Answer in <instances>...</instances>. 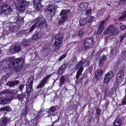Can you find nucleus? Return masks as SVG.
Segmentation results:
<instances>
[{
	"label": "nucleus",
	"mask_w": 126,
	"mask_h": 126,
	"mask_svg": "<svg viewBox=\"0 0 126 126\" xmlns=\"http://www.w3.org/2000/svg\"><path fill=\"white\" fill-rule=\"evenodd\" d=\"M32 26L31 27V28L30 30H22L21 31H20L19 32V33L20 34H24L25 35H26L28 34V33L29 32H31L33 31L34 29H33L32 28Z\"/></svg>",
	"instance_id": "4be33fe9"
},
{
	"label": "nucleus",
	"mask_w": 126,
	"mask_h": 126,
	"mask_svg": "<svg viewBox=\"0 0 126 126\" xmlns=\"http://www.w3.org/2000/svg\"><path fill=\"white\" fill-rule=\"evenodd\" d=\"M86 29H87L86 27H83L81 29H79L77 33L78 36L80 37H82L84 32H87V31L86 30Z\"/></svg>",
	"instance_id": "a211bd4d"
},
{
	"label": "nucleus",
	"mask_w": 126,
	"mask_h": 126,
	"mask_svg": "<svg viewBox=\"0 0 126 126\" xmlns=\"http://www.w3.org/2000/svg\"><path fill=\"white\" fill-rule=\"evenodd\" d=\"M26 96V95L25 94L21 93V94H18L17 97V99L20 101L22 100Z\"/></svg>",
	"instance_id": "c85d7f7f"
},
{
	"label": "nucleus",
	"mask_w": 126,
	"mask_h": 126,
	"mask_svg": "<svg viewBox=\"0 0 126 126\" xmlns=\"http://www.w3.org/2000/svg\"><path fill=\"white\" fill-rule=\"evenodd\" d=\"M2 7L3 11L4 12H5L6 14L10 15L12 13V10L11 7L10 5L5 4L2 5Z\"/></svg>",
	"instance_id": "1a4fd4ad"
},
{
	"label": "nucleus",
	"mask_w": 126,
	"mask_h": 126,
	"mask_svg": "<svg viewBox=\"0 0 126 126\" xmlns=\"http://www.w3.org/2000/svg\"><path fill=\"white\" fill-rule=\"evenodd\" d=\"M89 62L88 61L82 59L76 65V69H79L77 73L76 76V78L77 79H78L79 76L81 75V73L83 70V66L86 67L89 66Z\"/></svg>",
	"instance_id": "f03ea898"
},
{
	"label": "nucleus",
	"mask_w": 126,
	"mask_h": 126,
	"mask_svg": "<svg viewBox=\"0 0 126 126\" xmlns=\"http://www.w3.org/2000/svg\"><path fill=\"white\" fill-rule=\"evenodd\" d=\"M125 12H126V11H125Z\"/></svg>",
	"instance_id": "338daca9"
},
{
	"label": "nucleus",
	"mask_w": 126,
	"mask_h": 126,
	"mask_svg": "<svg viewBox=\"0 0 126 126\" xmlns=\"http://www.w3.org/2000/svg\"><path fill=\"white\" fill-rule=\"evenodd\" d=\"M114 50V48H112V49L111 50V53L112 54H113V52Z\"/></svg>",
	"instance_id": "13d9d810"
},
{
	"label": "nucleus",
	"mask_w": 126,
	"mask_h": 126,
	"mask_svg": "<svg viewBox=\"0 0 126 126\" xmlns=\"http://www.w3.org/2000/svg\"><path fill=\"white\" fill-rule=\"evenodd\" d=\"M69 12V11L68 10H63L61 12L60 14V16H67L66 14Z\"/></svg>",
	"instance_id": "2f4dec72"
},
{
	"label": "nucleus",
	"mask_w": 126,
	"mask_h": 126,
	"mask_svg": "<svg viewBox=\"0 0 126 126\" xmlns=\"http://www.w3.org/2000/svg\"><path fill=\"white\" fill-rule=\"evenodd\" d=\"M9 121V119L6 117L1 118L0 120V126H6Z\"/></svg>",
	"instance_id": "dca6fc26"
},
{
	"label": "nucleus",
	"mask_w": 126,
	"mask_h": 126,
	"mask_svg": "<svg viewBox=\"0 0 126 126\" xmlns=\"http://www.w3.org/2000/svg\"><path fill=\"white\" fill-rule=\"evenodd\" d=\"M32 39L34 40H37L39 38L37 35L36 33H35V34L32 37Z\"/></svg>",
	"instance_id": "49530a36"
},
{
	"label": "nucleus",
	"mask_w": 126,
	"mask_h": 126,
	"mask_svg": "<svg viewBox=\"0 0 126 126\" xmlns=\"http://www.w3.org/2000/svg\"><path fill=\"white\" fill-rule=\"evenodd\" d=\"M122 103L123 105H125L126 104V94L123 100L122 101Z\"/></svg>",
	"instance_id": "37998d69"
},
{
	"label": "nucleus",
	"mask_w": 126,
	"mask_h": 126,
	"mask_svg": "<svg viewBox=\"0 0 126 126\" xmlns=\"http://www.w3.org/2000/svg\"><path fill=\"white\" fill-rule=\"evenodd\" d=\"M56 108L52 106L48 110V113L49 115H48V117H50L51 116H55L56 113H55Z\"/></svg>",
	"instance_id": "4468645a"
},
{
	"label": "nucleus",
	"mask_w": 126,
	"mask_h": 126,
	"mask_svg": "<svg viewBox=\"0 0 126 126\" xmlns=\"http://www.w3.org/2000/svg\"><path fill=\"white\" fill-rule=\"evenodd\" d=\"M113 72L111 71H110L107 74H106L104 78V82H107L109 81L110 79L113 76Z\"/></svg>",
	"instance_id": "f8f14e48"
},
{
	"label": "nucleus",
	"mask_w": 126,
	"mask_h": 126,
	"mask_svg": "<svg viewBox=\"0 0 126 126\" xmlns=\"http://www.w3.org/2000/svg\"><path fill=\"white\" fill-rule=\"evenodd\" d=\"M50 75H47L40 82L39 84L37 86V88H40L45 86L46 83H48V79L50 77Z\"/></svg>",
	"instance_id": "9b49d317"
},
{
	"label": "nucleus",
	"mask_w": 126,
	"mask_h": 126,
	"mask_svg": "<svg viewBox=\"0 0 126 126\" xmlns=\"http://www.w3.org/2000/svg\"><path fill=\"white\" fill-rule=\"evenodd\" d=\"M108 19L109 17H106L104 20L105 21V22H107V21L108 20Z\"/></svg>",
	"instance_id": "bf43d9fd"
},
{
	"label": "nucleus",
	"mask_w": 126,
	"mask_h": 126,
	"mask_svg": "<svg viewBox=\"0 0 126 126\" xmlns=\"http://www.w3.org/2000/svg\"><path fill=\"white\" fill-rule=\"evenodd\" d=\"M90 68H91V69H92V67H90Z\"/></svg>",
	"instance_id": "69168bd1"
},
{
	"label": "nucleus",
	"mask_w": 126,
	"mask_h": 126,
	"mask_svg": "<svg viewBox=\"0 0 126 126\" xmlns=\"http://www.w3.org/2000/svg\"><path fill=\"white\" fill-rule=\"evenodd\" d=\"M42 0H34V3L37 4L39 3H41V1Z\"/></svg>",
	"instance_id": "8fccbe9b"
},
{
	"label": "nucleus",
	"mask_w": 126,
	"mask_h": 126,
	"mask_svg": "<svg viewBox=\"0 0 126 126\" xmlns=\"http://www.w3.org/2000/svg\"><path fill=\"white\" fill-rule=\"evenodd\" d=\"M66 55H63L59 59V60L60 61H61L63 58H65Z\"/></svg>",
	"instance_id": "3c124183"
},
{
	"label": "nucleus",
	"mask_w": 126,
	"mask_h": 126,
	"mask_svg": "<svg viewBox=\"0 0 126 126\" xmlns=\"http://www.w3.org/2000/svg\"><path fill=\"white\" fill-rule=\"evenodd\" d=\"M48 10L51 13V15L52 16H54L55 14V12L54 8L52 7L51 6L48 8Z\"/></svg>",
	"instance_id": "7c9ffc66"
},
{
	"label": "nucleus",
	"mask_w": 126,
	"mask_h": 126,
	"mask_svg": "<svg viewBox=\"0 0 126 126\" xmlns=\"http://www.w3.org/2000/svg\"><path fill=\"white\" fill-rule=\"evenodd\" d=\"M86 19L85 18H80L79 20V24L80 25L82 26L85 24L86 22Z\"/></svg>",
	"instance_id": "cd10ccee"
},
{
	"label": "nucleus",
	"mask_w": 126,
	"mask_h": 126,
	"mask_svg": "<svg viewBox=\"0 0 126 126\" xmlns=\"http://www.w3.org/2000/svg\"><path fill=\"white\" fill-rule=\"evenodd\" d=\"M6 1V0H1L0 1V2H4V3L5 2V1Z\"/></svg>",
	"instance_id": "052dcab7"
},
{
	"label": "nucleus",
	"mask_w": 126,
	"mask_h": 126,
	"mask_svg": "<svg viewBox=\"0 0 126 126\" xmlns=\"http://www.w3.org/2000/svg\"><path fill=\"white\" fill-rule=\"evenodd\" d=\"M38 95V94H36V95H35V98L36 97V96Z\"/></svg>",
	"instance_id": "0e129e2a"
},
{
	"label": "nucleus",
	"mask_w": 126,
	"mask_h": 126,
	"mask_svg": "<svg viewBox=\"0 0 126 126\" xmlns=\"http://www.w3.org/2000/svg\"><path fill=\"white\" fill-rule=\"evenodd\" d=\"M11 94L7 91H3L0 93V104H6L8 103L11 98Z\"/></svg>",
	"instance_id": "39448f33"
},
{
	"label": "nucleus",
	"mask_w": 126,
	"mask_h": 126,
	"mask_svg": "<svg viewBox=\"0 0 126 126\" xmlns=\"http://www.w3.org/2000/svg\"><path fill=\"white\" fill-rule=\"evenodd\" d=\"M126 12L124 13L122 16L120 18H119V19L120 21L122 20L125 19L126 17Z\"/></svg>",
	"instance_id": "e433bc0d"
},
{
	"label": "nucleus",
	"mask_w": 126,
	"mask_h": 126,
	"mask_svg": "<svg viewBox=\"0 0 126 126\" xmlns=\"http://www.w3.org/2000/svg\"><path fill=\"white\" fill-rule=\"evenodd\" d=\"M67 66L68 64H67L65 63L59 69L58 71V73L61 74L65 72Z\"/></svg>",
	"instance_id": "2eb2a0df"
},
{
	"label": "nucleus",
	"mask_w": 126,
	"mask_h": 126,
	"mask_svg": "<svg viewBox=\"0 0 126 126\" xmlns=\"http://www.w3.org/2000/svg\"><path fill=\"white\" fill-rule=\"evenodd\" d=\"M88 3L87 2H84L81 3L80 5V7L83 11H85L87 7Z\"/></svg>",
	"instance_id": "a878e982"
},
{
	"label": "nucleus",
	"mask_w": 126,
	"mask_h": 126,
	"mask_svg": "<svg viewBox=\"0 0 126 126\" xmlns=\"http://www.w3.org/2000/svg\"><path fill=\"white\" fill-rule=\"evenodd\" d=\"M126 1V0H120L118 3V4L119 5H121L124 4Z\"/></svg>",
	"instance_id": "79ce46f5"
},
{
	"label": "nucleus",
	"mask_w": 126,
	"mask_h": 126,
	"mask_svg": "<svg viewBox=\"0 0 126 126\" xmlns=\"http://www.w3.org/2000/svg\"><path fill=\"white\" fill-rule=\"evenodd\" d=\"M34 7H35V9L38 10H40L42 9L43 6L41 3H39L37 4L34 3Z\"/></svg>",
	"instance_id": "393cba45"
},
{
	"label": "nucleus",
	"mask_w": 126,
	"mask_h": 126,
	"mask_svg": "<svg viewBox=\"0 0 126 126\" xmlns=\"http://www.w3.org/2000/svg\"><path fill=\"white\" fill-rule=\"evenodd\" d=\"M18 20L19 21H20V22H23V19L22 18H18Z\"/></svg>",
	"instance_id": "6e6d98bb"
},
{
	"label": "nucleus",
	"mask_w": 126,
	"mask_h": 126,
	"mask_svg": "<svg viewBox=\"0 0 126 126\" xmlns=\"http://www.w3.org/2000/svg\"><path fill=\"white\" fill-rule=\"evenodd\" d=\"M24 85L22 84H21L20 85L19 87V90H20L21 92H22L23 90V89L24 87Z\"/></svg>",
	"instance_id": "c03bdc74"
},
{
	"label": "nucleus",
	"mask_w": 126,
	"mask_h": 126,
	"mask_svg": "<svg viewBox=\"0 0 126 126\" xmlns=\"http://www.w3.org/2000/svg\"><path fill=\"white\" fill-rule=\"evenodd\" d=\"M126 28V26L125 25L121 26L120 27L121 29L122 30H124Z\"/></svg>",
	"instance_id": "603ef678"
},
{
	"label": "nucleus",
	"mask_w": 126,
	"mask_h": 126,
	"mask_svg": "<svg viewBox=\"0 0 126 126\" xmlns=\"http://www.w3.org/2000/svg\"><path fill=\"white\" fill-rule=\"evenodd\" d=\"M83 48L87 50L92 48L94 45V41L93 37H87L81 40Z\"/></svg>",
	"instance_id": "7ed1b4c3"
},
{
	"label": "nucleus",
	"mask_w": 126,
	"mask_h": 126,
	"mask_svg": "<svg viewBox=\"0 0 126 126\" xmlns=\"http://www.w3.org/2000/svg\"><path fill=\"white\" fill-rule=\"evenodd\" d=\"M86 14L87 15H89L91 13V11L90 9H88L86 12Z\"/></svg>",
	"instance_id": "09e8293b"
},
{
	"label": "nucleus",
	"mask_w": 126,
	"mask_h": 126,
	"mask_svg": "<svg viewBox=\"0 0 126 126\" xmlns=\"http://www.w3.org/2000/svg\"><path fill=\"white\" fill-rule=\"evenodd\" d=\"M41 111H39L38 112L36 115V118H39L42 116V115L41 114Z\"/></svg>",
	"instance_id": "a18cd8bd"
},
{
	"label": "nucleus",
	"mask_w": 126,
	"mask_h": 126,
	"mask_svg": "<svg viewBox=\"0 0 126 126\" xmlns=\"http://www.w3.org/2000/svg\"><path fill=\"white\" fill-rule=\"evenodd\" d=\"M119 33L118 29L115 28L112 24L109 25L107 29L104 32V35L110 34V35H116Z\"/></svg>",
	"instance_id": "423d86ee"
},
{
	"label": "nucleus",
	"mask_w": 126,
	"mask_h": 126,
	"mask_svg": "<svg viewBox=\"0 0 126 126\" xmlns=\"http://www.w3.org/2000/svg\"><path fill=\"white\" fill-rule=\"evenodd\" d=\"M63 36V34L61 33H59L56 36L55 41L54 43V46L56 50L58 49L62 45Z\"/></svg>",
	"instance_id": "6e6552de"
},
{
	"label": "nucleus",
	"mask_w": 126,
	"mask_h": 126,
	"mask_svg": "<svg viewBox=\"0 0 126 126\" xmlns=\"http://www.w3.org/2000/svg\"><path fill=\"white\" fill-rule=\"evenodd\" d=\"M77 36H78V34L77 33H75L73 35V37L74 38L76 37Z\"/></svg>",
	"instance_id": "5fc2aeb1"
},
{
	"label": "nucleus",
	"mask_w": 126,
	"mask_h": 126,
	"mask_svg": "<svg viewBox=\"0 0 126 126\" xmlns=\"http://www.w3.org/2000/svg\"><path fill=\"white\" fill-rule=\"evenodd\" d=\"M126 37V33H123L121 34L119 36V41L120 42H121Z\"/></svg>",
	"instance_id": "f704fd0d"
},
{
	"label": "nucleus",
	"mask_w": 126,
	"mask_h": 126,
	"mask_svg": "<svg viewBox=\"0 0 126 126\" xmlns=\"http://www.w3.org/2000/svg\"><path fill=\"white\" fill-rule=\"evenodd\" d=\"M19 29V27L18 25H13L10 28V31L13 32H16Z\"/></svg>",
	"instance_id": "aec40b11"
},
{
	"label": "nucleus",
	"mask_w": 126,
	"mask_h": 126,
	"mask_svg": "<svg viewBox=\"0 0 126 126\" xmlns=\"http://www.w3.org/2000/svg\"><path fill=\"white\" fill-rule=\"evenodd\" d=\"M122 123L121 119L116 118L113 124L114 126H120Z\"/></svg>",
	"instance_id": "5701e85b"
},
{
	"label": "nucleus",
	"mask_w": 126,
	"mask_h": 126,
	"mask_svg": "<svg viewBox=\"0 0 126 126\" xmlns=\"http://www.w3.org/2000/svg\"><path fill=\"white\" fill-rule=\"evenodd\" d=\"M14 50L17 52H19L21 50L20 45L18 43L16 44L13 47Z\"/></svg>",
	"instance_id": "bb28decb"
},
{
	"label": "nucleus",
	"mask_w": 126,
	"mask_h": 126,
	"mask_svg": "<svg viewBox=\"0 0 126 126\" xmlns=\"http://www.w3.org/2000/svg\"><path fill=\"white\" fill-rule=\"evenodd\" d=\"M35 23L32 25V29H34L36 26H38L40 28L45 26L46 27L47 25L46 23V21L45 19L42 17L40 18H37L35 20Z\"/></svg>",
	"instance_id": "0eeeda50"
},
{
	"label": "nucleus",
	"mask_w": 126,
	"mask_h": 126,
	"mask_svg": "<svg viewBox=\"0 0 126 126\" xmlns=\"http://www.w3.org/2000/svg\"><path fill=\"white\" fill-rule=\"evenodd\" d=\"M106 23V22H105V20H103L100 22L97 32V34H99L102 32L103 30L104 27Z\"/></svg>",
	"instance_id": "ddd939ff"
},
{
	"label": "nucleus",
	"mask_w": 126,
	"mask_h": 126,
	"mask_svg": "<svg viewBox=\"0 0 126 126\" xmlns=\"http://www.w3.org/2000/svg\"><path fill=\"white\" fill-rule=\"evenodd\" d=\"M33 80V78L31 77L26 84V91L27 93H29L31 92L32 88V85Z\"/></svg>",
	"instance_id": "9d476101"
},
{
	"label": "nucleus",
	"mask_w": 126,
	"mask_h": 126,
	"mask_svg": "<svg viewBox=\"0 0 126 126\" xmlns=\"http://www.w3.org/2000/svg\"><path fill=\"white\" fill-rule=\"evenodd\" d=\"M124 78H120L119 77H116V81L118 87H120L123 85L124 83L123 81Z\"/></svg>",
	"instance_id": "6ab92c4d"
},
{
	"label": "nucleus",
	"mask_w": 126,
	"mask_h": 126,
	"mask_svg": "<svg viewBox=\"0 0 126 126\" xmlns=\"http://www.w3.org/2000/svg\"><path fill=\"white\" fill-rule=\"evenodd\" d=\"M2 79L3 80H6V78L5 76L3 75L2 76Z\"/></svg>",
	"instance_id": "4d7b16f0"
},
{
	"label": "nucleus",
	"mask_w": 126,
	"mask_h": 126,
	"mask_svg": "<svg viewBox=\"0 0 126 126\" xmlns=\"http://www.w3.org/2000/svg\"><path fill=\"white\" fill-rule=\"evenodd\" d=\"M106 59V56L104 55L102 56L100 58V60L99 61V66L101 67L102 64H103L104 61Z\"/></svg>",
	"instance_id": "b1692460"
},
{
	"label": "nucleus",
	"mask_w": 126,
	"mask_h": 126,
	"mask_svg": "<svg viewBox=\"0 0 126 126\" xmlns=\"http://www.w3.org/2000/svg\"><path fill=\"white\" fill-rule=\"evenodd\" d=\"M2 52V51L0 49V54H1Z\"/></svg>",
	"instance_id": "680f3d73"
},
{
	"label": "nucleus",
	"mask_w": 126,
	"mask_h": 126,
	"mask_svg": "<svg viewBox=\"0 0 126 126\" xmlns=\"http://www.w3.org/2000/svg\"><path fill=\"white\" fill-rule=\"evenodd\" d=\"M124 70H121L116 75V77H119L120 78H124Z\"/></svg>",
	"instance_id": "c756f323"
},
{
	"label": "nucleus",
	"mask_w": 126,
	"mask_h": 126,
	"mask_svg": "<svg viewBox=\"0 0 126 126\" xmlns=\"http://www.w3.org/2000/svg\"><path fill=\"white\" fill-rule=\"evenodd\" d=\"M94 18L93 16H91L88 18L87 21L88 22H92L94 20Z\"/></svg>",
	"instance_id": "ea45409f"
},
{
	"label": "nucleus",
	"mask_w": 126,
	"mask_h": 126,
	"mask_svg": "<svg viewBox=\"0 0 126 126\" xmlns=\"http://www.w3.org/2000/svg\"><path fill=\"white\" fill-rule=\"evenodd\" d=\"M41 51L44 52L46 54H48L51 52L52 50L49 48H46L45 49L42 50Z\"/></svg>",
	"instance_id": "473e14b6"
},
{
	"label": "nucleus",
	"mask_w": 126,
	"mask_h": 126,
	"mask_svg": "<svg viewBox=\"0 0 126 126\" xmlns=\"http://www.w3.org/2000/svg\"><path fill=\"white\" fill-rule=\"evenodd\" d=\"M10 108L8 107H5L2 108L0 109V111H2L4 110H6L7 111H9Z\"/></svg>",
	"instance_id": "4c0bfd02"
},
{
	"label": "nucleus",
	"mask_w": 126,
	"mask_h": 126,
	"mask_svg": "<svg viewBox=\"0 0 126 126\" xmlns=\"http://www.w3.org/2000/svg\"><path fill=\"white\" fill-rule=\"evenodd\" d=\"M18 91L16 89H14L13 91V93L14 94H16L18 92Z\"/></svg>",
	"instance_id": "864d4df0"
},
{
	"label": "nucleus",
	"mask_w": 126,
	"mask_h": 126,
	"mask_svg": "<svg viewBox=\"0 0 126 126\" xmlns=\"http://www.w3.org/2000/svg\"><path fill=\"white\" fill-rule=\"evenodd\" d=\"M124 54L125 55V57H126V52H125Z\"/></svg>",
	"instance_id": "e2e57ef3"
},
{
	"label": "nucleus",
	"mask_w": 126,
	"mask_h": 126,
	"mask_svg": "<svg viewBox=\"0 0 126 126\" xmlns=\"http://www.w3.org/2000/svg\"><path fill=\"white\" fill-rule=\"evenodd\" d=\"M65 79L64 76H62L60 79V86H62L64 83L65 81Z\"/></svg>",
	"instance_id": "72a5a7b5"
},
{
	"label": "nucleus",
	"mask_w": 126,
	"mask_h": 126,
	"mask_svg": "<svg viewBox=\"0 0 126 126\" xmlns=\"http://www.w3.org/2000/svg\"><path fill=\"white\" fill-rule=\"evenodd\" d=\"M61 16V17L58 22V24L59 25L62 24L64 22L67 18V16Z\"/></svg>",
	"instance_id": "412c9836"
},
{
	"label": "nucleus",
	"mask_w": 126,
	"mask_h": 126,
	"mask_svg": "<svg viewBox=\"0 0 126 126\" xmlns=\"http://www.w3.org/2000/svg\"><path fill=\"white\" fill-rule=\"evenodd\" d=\"M29 44V42L27 39L25 40L23 43V44L24 46L28 45Z\"/></svg>",
	"instance_id": "a19ab883"
},
{
	"label": "nucleus",
	"mask_w": 126,
	"mask_h": 126,
	"mask_svg": "<svg viewBox=\"0 0 126 126\" xmlns=\"http://www.w3.org/2000/svg\"><path fill=\"white\" fill-rule=\"evenodd\" d=\"M8 60L10 62L9 65V67H11L16 72H18L22 69L24 62L23 59L21 58H15L11 57L9 58Z\"/></svg>",
	"instance_id": "f257e3e1"
},
{
	"label": "nucleus",
	"mask_w": 126,
	"mask_h": 126,
	"mask_svg": "<svg viewBox=\"0 0 126 126\" xmlns=\"http://www.w3.org/2000/svg\"><path fill=\"white\" fill-rule=\"evenodd\" d=\"M1 85V84H0V85Z\"/></svg>",
	"instance_id": "774afa93"
},
{
	"label": "nucleus",
	"mask_w": 126,
	"mask_h": 126,
	"mask_svg": "<svg viewBox=\"0 0 126 126\" xmlns=\"http://www.w3.org/2000/svg\"><path fill=\"white\" fill-rule=\"evenodd\" d=\"M14 3L16 7L22 12H24L29 5V2L25 0H16Z\"/></svg>",
	"instance_id": "20e7f679"
},
{
	"label": "nucleus",
	"mask_w": 126,
	"mask_h": 126,
	"mask_svg": "<svg viewBox=\"0 0 126 126\" xmlns=\"http://www.w3.org/2000/svg\"><path fill=\"white\" fill-rule=\"evenodd\" d=\"M102 73V71L101 69H98L97 71H96L95 73V76H98L101 74Z\"/></svg>",
	"instance_id": "c9c22d12"
},
{
	"label": "nucleus",
	"mask_w": 126,
	"mask_h": 126,
	"mask_svg": "<svg viewBox=\"0 0 126 126\" xmlns=\"http://www.w3.org/2000/svg\"><path fill=\"white\" fill-rule=\"evenodd\" d=\"M36 33L38 37L39 38L41 37L43 35V33L41 31H39L38 32H36Z\"/></svg>",
	"instance_id": "58836bf2"
},
{
	"label": "nucleus",
	"mask_w": 126,
	"mask_h": 126,
	"mask_svg": "<svg viewBox=\"0 0 126 126\" xmlns=\"http://www.w3.org/2000/svg\"><path fill=\"white\" fill-rule=\"evenodd\" d=\"M96 113L98 115H99L100 113V109L98 108H97L96 109Z\"/></svg>",
	"instance_id": "de8ad7c7"
},
{
	"label": "nucleus",
	"mask_w": 126,
	"mask_h": 126,
	"mask_svg": "<svg viewBox=\"0 0 126 126\" xmlns=\"http://www.w3.org/2000/svg\"><path fill=\"white\" fill-rule=\"evenodd\" d=\"M20 82L18 80H15L13 81H9L7 83V85L10 87H12L19 84Z\"/></svg>",
	"instance_id": "f3484780"
}]
</instances>
